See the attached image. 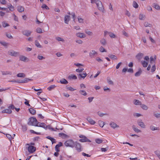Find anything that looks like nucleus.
Wrapping results in <instances>:
<instances>
[{
  "label": "nucleus",
  "mask_w": 160,
  "mask_h": 160,
  "mask_svg": "<svg viewBox=\"0 0 160 160\" xmlns=\"http://www.w3.org/2000/svg\"><path fill=\"white\" fill-rule=\"evenodd\" d=\"M92 3H95L98 9L100 11H103L104 8L102 5V2L99 0H91Z\"/></svg>",
  "instance_id": "nucleus-1"
},
{
  "label": "nucleus",
  "mask_w": 160,
  "mask_h": 160,
  "mask_svg": "<svg viewBox=\"0 0 160 160\" xmlns=\"http://www.w3.org/2000/svg\"><path fill=\"white\" fill-rule=\"evenodd\" d=\"M74 142L72 139H69L65 141L64 143L65 145L67 147H70L72 148L74 147Z\"/></svg>",
  "instance_id": "nucleus-2"
},
{
  "label": "nucleus",
  "mask_w": 160,
  "mask_h": 160,
  "mask_svg": "<svg viewBox=\"0 0 160 160\" xmlns=\"http://www.w3.org/2000/svg\"><path fill=\"white\" fill-rule=\"evenodd\" d=\"M37 121L35 118L33 117H31L29 118V121L28 122V125H32L36 126L37 125Z\"/></svg>",
  "instance_id": "nucleus-3"
},
{
  "label": "nucleus",
  "mask_w": 160,
  "mask_h": 160,
  "mask_svg": "<svg viewBox=\"0 0 160 160\" xmlns=\"http://www.w3.org/2000/svg\"><path fill=\"white\" fill-rule=\"evenodd\" d=\"M74 147L76 149L78 152H81L82 150V148L80 144L77 142H74Z\"/></svg>",
  "instance_id": "nucleus-4"
},
{
  "label": "nucleus",
  "mask_w": 160,
  "mask_h": 160,
  "mask_svg": "<svg viewBox=\"0 0 160 160\" xmlns=\"http://www.w3.org/2000/svg\"><path fill=\"white\" fill-rule=\"evenodd\" d=\"M8 54L11 56L17 57L18 56L19 53L18 52L12 50H10L8 52Z\"/></svg>",
  "instance_id": "nucleus-5"
},
{
  "label": "nucleus",
  "mask_w": 160,
  "mask_h": 160,
  "mask_svg": "<svg viewBox=\"0 0 160 160\" xmlns=\"http://www.w3.org/2000/svg\"><path fill=\"white\" fill-rule=\"evenodd\" d=\"M35 126L42 127L45 129H47L48 127L45 123L42 122H37V125H36Z\"/></svg>",
  "instance_id": "nucleus-6"
},
{
  "label": "nucleus",
  "mask_w": 160,
  "mask_h": 160,
  "mask_svg": "<svg viewBox=\"0 0 160 160\" xmlns=\"http://www.w3.org/2000/svg\"><path fill=\"white\" fill-rule=\"evenodd\" d=\"M32 31L29 30H24L22 31V34L27 37L30 36L32 33Z\"/></svg>",
  "instance_id": "nucleus-7"
},
{
  "label": "nucleus",
  "mask_w": 160,
  "mask_h": 160,
  "mask_svg": "<svg viewBox=\"0 0 160 160\" xmlns=\"http://www.w3.org/2000/svg\"><path fill=\"white\" fill-rule=\"evenodd\" d=\"M97 52L94 50H92L89 53V56L92 58H94L96 55L97 54Z\"/></svg>",
  "instance_id": "nucleus-8"
},
{
  "label": "nucleus",
  "mask_w": 160,
  "mask_h": 160,
  "mask_svg": "<svg viewBox=\"0 0 160 160\" xmlns=\"http://www.w3.org/2000/svg\"><path fill=\"white\" fill-rule=\"evenodd\" d=\"M137 123L138 125L141 128H146V125L141 120H138L137 121Z\"/></svg>",
  "instance_id": "nucleus-9"
},
{
  "label": "nucleus",
  "mask_w": 160,
  "mask_h": 160,
  "mask_svg": "<svg viewBox=\"0 0 160 160\" xmlns=\"http://www.w3.org/2000/svg\"><path fill=\"white\" fill-rule=\"evenodd\" d=\"M36 148L32 146H29L28 148V150L30 153H33L36 151Z\"/></svg>",
  "instance_id": "nucleus-10"
},
{
  "label": "nucleus",
  "mask_w": 160,
  "mask_h": 160,
  "mask_svg": "<svg viewBox=\"0 0 160 160\" xmlns=\"http://www.w3.org/2000/svg\"><path fill=\"white\" fill-rule=\"evenodd\" d=\"M19 58L20 60L24 62L28 61H29L27 57L23 55L20 56Z\"/></svg>",
  "instance_id": "nucleus-11"
},
{
  "label": "nucleus",
  "mask_w": 160,
  "mask_h": 160,
  "mask_svg": "<svg viewBox=\"0 0 160 160\" xmlns=\"http://www.w3.org/2000/svg\"><path fill=\"white\" fill-rule=\"evenodd\" d=\"M62 146V143L60 142H59L58 144H57L55 147V150L57 152H59L60 151L59 147Z\"/></svg>",
  "instance_id": "nucleus-12"
},
{
  "label": "nucleus",
  "mask_w": 160,
  "mask_h": 160,
  "mask_svg": "<svg viewBox=\"0 0 160 160\" xmlns=\"http://www.w3.org/2000/svg\"><path fill=\"white\" fill-rule=\"evenodd\" d=\"M76 35L78 37L83 38L86 37V35L83 33L78 32L76 34Z\"/></svg>",
  "instance_id": "nucleus-13"
},
{
  "label": "nucleus",
  "mask_w": 160,
  "mask_h": 160,
  "mask_svg": "<svg viewBox=\"0 0 160 160\" xmlns=\"http://www.w3.org/2000/svg\"><path fill=\"white\" fill-rule=\"evenodd\" d=\"M32 80L31 79L25 78L23 80H20V83H26L29 82L30 81H32Z\"/></svg>",
  "instance_id": "nucleus-14"
},
{
  "label": "nucleus",
  "mask_w": 160,
  "mask_h": 160,
  "mask_svg": "<svg viewBox=\"0 0 160 160\" xmlns=\"http://www.w3.org/2000/svg\"><path fill=\"white\" fill-rule=\"evenodd\" d=\"M64 19L65 23L68 24L69 21L70 20V17L68 15H66L65 16Z\"/></svg>",
  "instance_id": "nucleus-15"
},
{
  "label": "nucleus",
  "mask_w": 160,
  "mask_h": 160,
  "mask_svg": "<svg viewBox=\"0 0 160 160\" xmlns=\"http://www.w3.org/2000/svg\"><path fill=\"white\" fill-rule=\"evenodd\" d=\"M2 113H7L8 114H11L12 112V111L9 108L5 109L2 111Z\"/></svg>",
  "instance_id": "nucleus-16"
},
{
  "label": "nucleus",
  "mask_w": 160,
  "mask_h": 160,
  "mask_svg": "<svg viewBox=\"0 0 160 160\" xmlns=\"http://www.w3.org/2000/svg\"><path fill=\"white\" fill-rule=\"evenodd\" d=\"M143 56V54L142 53H138L136 56V58L138 60H140Z\"/></svg>",
  "instance_id": "nucleus-17"
},
{
  "label": "nucleus",
  "mask_w": 160,
  "mask_h": 160,
  "mask_svg": "<svg viewBox=\"0 0 160 160\" xmlns=\"http://www.w3.org/2000/svg\"><path fill=\"white\" fill-rule=\"evenodd\" d=\"M87 120L89 122V123L92 125L94 124L95 123V122L90 117H88L87 118Z\"/></svg>",
  "instance_id": "nucleus-18"
},
{
  "label": "nucleus",
  "mask_w": 160,
  "mask_h": 160,
  "mask_svg": "<svg viewBox=\"0 0 160 160\" xmlns=\"http://www.w3.org/2000/svg\"><path fill=\"white\" fill-rule=\"evenodd\" d=\"M46 138L50 140L52 142V144L55 143L56 142L55 139L53 138H52L50 136H47L46 137Z\"/></svg>",
  "instance_id": "nucleus-19"
},
{
  "label": "nucleus",
  "mask_w": 160,
  "mask_h": 160,
  "mask_svg": "<svg viewBox=\"0 0 160 160\" xmlns=\"http://www.w3.org/2000/svg\"><path fill=\"white\" fill-rule=\"evenodd\" d=\"M62 84H67L68 83V81L64 78H62L60 80L59 82Z\"/></svg>",
  "instance_id": "nucleus-20"
},
{
  "label": "nucleus",
  "mask_w": 160,
  "mask_h": 160,
  "mask_svg": "<svg viewBox=\"0 0 160 160\" xmlns=\"http://www.w3.org/2000/svg\"><path fill=\"white\" fill-rule=\"evenodd\" d=\"M110 126L113 128H115L118 127V126L114 122H111L110 123Z\"/></svg>",
  "instance_id": "nucleus-21"
},
{
  "label": "nucleus",
  "mask_w": 160,
  "mask_h": 160,
  "mask_svg": "<svg viewBox=\"0 0 160 160\" xmlns=\"http://www.w3.org/2000/svg\"><path fill=\"white\" fill-rule=\"evenodd\" d=\"M2 73L3 75H11L12 74V72L10 71H2Z\"/></svg>",
  "instance_id": "nucleus-22"
},
{
  "label": "nucleus",
  "mask_w": 160,
  "mask_h": 160,
  "mask_svg": "<svg viewBox=\"0 0 160 160\" xmlns=\"http://www.w3.org/2000/svg\"><path fill=\"white\" fill-rule=\"evenodd\" d=\"M132 128L133 130L136 132L138 133L141 132V131L140 130L138 129V128H136L134 125H133L132 126Z\"/></svg>",
  "instance_id": "nucleus-23"
},
{
  "label": "nucleus",
  "mask_w": 160,
  "mask_h": 160,
  "mask_svg": "<svg viewBox=\"0 0 160 160\" xmlns=\"http://www.w3.org/2000/svg\"><path fill=\"white\" fill-rule=\"evenodd\" d=\"M59 136L62 137V138H68V136L67 135L62 133H59Z\"/></svg>",
  "instance_id": "nucleus-24"
},
{
  "label": "nucleus",
  "mask_w": 160,
  "mask_h": 160,
  "mask_svg": "<svg viewBox=\"0 0 160 160\" xmlns=\"http://www.w3.org/2000/svg\"><path fill=\"white\" fill-rule=\"evenodd\" d=\"M141 63L144 67H146L148 65V62H147L145 61H142L141 62Z\"/></svg>",
  "instance_id": "nucleus-25"
},
{
  "label": "nucleus",
  "mask_w": 160,
  "mask_h": 160,
  "mask_svg": "<svg viewBox=\"0 0 160 160\" xmlns=\"http://www.w3.org/2000/svg\"><path fill=\"white\" fill-rule=\"evenodd\" d=\"M142 72V71L141 69H139L138 71L135 74V76L136 77H138L140 76Z\"/></svg>",
  "instance_id": "nucleus-26"
},
{
  "label": "nucleus",
  "mask_w": 160,
  "mask_h": 160,
  "mask_svg": "<svg viewBox=\"0 0 160 160\" xmlns=\"http://www.w3.org/2000/svg\"><path fill=\"white\" fill-rule=\"evenodd\" d=\"M154 58L153 57L151 56L150 58V62L152 64H154V59H155L156 58V56H155L154 57Z\"/></svg>",
  "instance_id": "nucleus-27"
},
{
  "label": "nucleus",
  "mask_w": 160,
  "mask_h": 160,
  "mask_svg": "<svg viewBox=\"0 0 160 160\" xmlns=\"http://www.w3.org/2000/svg\"><path fill=\"white\" fill-rule=\"evenodd\" d=\"M29 112L32 115H34L36 113V111L35 109L30 108L29 109Z\"/></svg>",
  "instance_id": "nucleus-28"
},
{
  "label": "nucleus",
  "mask_w": 160,
  "mask_h": 160,
  "mask_svg": "<svg viewBox=\"0 0 160 160\" xmlns=\"http://www.w3.org/2000/svg\"><path fill=\"white\" fill-rule=\"evenodd\" d=\"M150 129L152 131L159 130L158 128L155 127L152 125L150 126Z\"/></svg>",
  "instance_id": "nucleus-29"
},
{
  "label": "nucleus",
  "mask_w": 160,
  "mask_h": 160,
  "mask_svg": "<svg viewBox=\"0 0 160 160\" xmlns=\"http://www.w3.org/2000/svg\"><path fill=\"white\" fill-rule=\"evenodd\" d=\"M87 73L84 72H83L82 73L79 74L78 75L83 79H84L87 76Z\"/></svg>",
  "instance_id": "nucleus-30"
},
{
  "label": "nucleus",
  "mask_w": 160,
  "mask_h": 160,
  "mask_svg": "<svg viewBox=\"0 0 160 160\" xmlns=\"http://www.w3.org/2000/svg\"><path fill=\"white\" fill-rule=\"evenodd\" d=\"M17 76L18 77L24 78L25 77V75L23 73H20L17 75Z\"/></svg>",
  "instance_id": "nucleus-31"
},
{
  "label": "nucleus",
  "mask_w": 160,
  "mask_h": 160,
  "mask_svg": "<svg viewBox=\"0 0 160 160\" xmlns=\"http://www.w3.org/2000/svg\"><path fill=\"white\" fill-rule=\"evenodd\" d=\"M154 153L160 159V151L158 150H157L154 151Z\"/></svg>",
  "instance_id": "nucleus-32"
},
{
  "label": "nucleus",
  "mask_w": 160,
  "mask_h": 160,
  "mask_svg": "<svg viewBox=\"0 0 160 160\" xmlns=\"http://www.w3.org/2000/svg\"><path fill=\"white\" fill-rule=\"evenodd\" d=\"M107 81L108 83L110 85H113V82L111 80L110 78L109 77H108L107 78Z\"/></svg>",
  "instance_id": "nucleus-33"
},
{
  "label": "nucleus",
  "mask_w": 160,
  "mask_h": 160,
  "mask_svg": "<svg viewBox=\"0 0 160 160\" xmlns=\"http://www.w3.org/2000/svg\"><path fill=\"white\" fill-rule=\"evenodd\" d=\"M18 12H21L24 11V9L23 7L19 6L18 7Z\"/></svg>",
  "instance_id": "nucleus-34"
},
{
  "label": "nucleus",
  "mask_w": 160,
  "mask_h": 160,
  "mask_svg": "<svg viewBox=\"0 0 160 160\" xmlns=\"http://www.w3.org/2000/svg\"><path fill=\"white\" fill-rule=\"evenodd\" d=\"M68 78L70 79H77V77L75 75H71L69 76Z\"/></svg>",
  "instance_id": "nucleus-35"
},
{
  "label": "nucleus",
  "mask_w": 160,
  "mask_h": 160,
  "mask_svg": "<svg viewBox=\"0 0 160 160\" xmlns=\"http://www.w3.org/2000/svg\"><path fill=\"white\" fill-rule=\"evenodd\" d=\"M153 7L156 9L158 10H160V7L156 3H154L153 4Z\"/></svg>",
  "instance_id": "nucleus-36"
},
{
  "label": "nucleus",
  "mask_w": 160,
  "mask_h": 160,
  "mask_svg": "<svg viewBox=\"0 0 160 160\" xmlns=\"http://www.w3.org/2000/svg\"><path fill=\"white\" fill-rule=\"evenodd\" d=\"M139 19L141 20H144L145 18V15L140 13L139 15Z\"/></svg>",
  "instance_id": "nucleus-37"
},
{
  "label": "nucleus",
  "mask_w": 160,
  "mask_h": 160,
  "mask_svg": "<svg viewBox=\"0 0 160 160\" xmlns=\"http://www.w3.org/2000/svg\"><path fill=\"white\" fill-rule=\"evenodd\" d=\"M85 32L88 34V35L92 36L93 35V33L92 32L89 31L88 29H86L85 30Z\"/></svg>",
  "instance_id": "nucleus-38"
},
{
  "label": "nucleus",
  "mask_w": 160,
  "mask_h": 160,
  "mask_svg": "<svg viewBox=\"0 0 160 160\" xmlns=\"http://www.w3.org/2000/svg\"><path fill=\"white\" fill-rule=\"evenodd\" d=\"M79 92L81 94L84 96H86L87 95V93L84 90H80L79 91Z\"/></svg>",
  "instance_id": "nucleus-39"
},
{
  "label": "nucleus",
  "mask_w": 160,
  "mask_h": 160,
  "mask_svg": "<svg viewBox=\"0 0 160 160\" xmlns=\"http://www.w3.org/2000/svg\"><path fill=\"white\" fill-rule=\"evenodd\" d=\"M109 57L114 60H117L118 59L117 57L114 55L110 54L108 55Z\"/></svg>",
  "instance_id": "nucleus-40"
},
{
  "label": "nucleus",
  "mask_w": 160,
  "mask_h": 160,
  "mask_svg": "<svg viewBox=\"0 0 160 160\" xmlns=\"http://www.w3.org/2000/svg\"><path fill=\"white\" fill-rule=\"evenodd\" d=\"M56 87V86L54 85H52L50 86L47 89L49 91H51L52 89Z\"/></svg>",
  "instance_id": "nucleus-41"
},
{
  "label": "nucleus",
  "mask_w": 160,
  "mask_h": 160,
  "mask_svg": "<svg viewBox=\"0 0 160 160\" xmlns=\"http://www.w3.org/2000/svg\"><path fill=\"white\" fill-rule=\"evenodd\" d=\"M35 43L36 46L37 47H38V48H42V46L40 44L39 42L37 40H36L35 41Z\"/></svg>",
  "instance_id": "nucleus-42"
},
{
  "label": "nucleus",
  "mask_w": 160,
  "mask_h": 160,
  "mask_svg": "<svg viewBox=\"0 0 160 160\" xmlns=\"http://www.w3.org/2000/svg\"><path fill=\"white\" fill-rule=\"evenodd\" d=\"M98 123H99V124L100 126L102 128L104 125V122H103L101 120L99 121Z\"/></svg>",
  "instance_id": "nucleus-43"
},
{
  "label": "nucleus",
  "mask_w": 160,
  "mask_h": 160,
  "mask_svg": "<svg viewBox=\"0 0 160 160\" xmlns=\"http://www.w3.org/2000/svg\"><path fill=\"white\" fill-rule=\"evenodd\" d=\"M101 43L103 45L106 44V40L104 38H102L100 41Z\"/></svg>",
  "instance_id": "nucleus-44"
},
{
  "label": "nucleus",
  "mask_w": 160,
  "mask_h": 160,
  "mask_svg": "<svg viewBox=\"0 0 160 160\" xmlns=\"http://www.w3.org/2000/svg\"><path fill=\"white\" fill-rule=\"evenodd\" d=\"M96 142L98 144H100L102 142V139L100 138H97L95 139Z\"/></svg>",
  "instance_id": "nucleus-45"
},
{
  "label": "nucleus",
  "mask_w": 160,
  "mask_h": 160,
  "mask_svg": "<svg viewBox=\"0 0 160 160\" xmlns=\"http://www.w3.org/2000/svg\"><path fill=\"white\" fill-rule=\"evenodd\" d=\"M141 108L144 110H147L148 109V107L146 105L144 104H141Z\"/></svg>",
  "instance_id": "nucleus-46"
},
{
  "label": "nucleus",
  "mask_w": 160,
  "mask_h": 160,
  "mask_svg": "<svg viewBox=\"0 0 160 160\" xmlns=\"http://www.w3.org/2000/svg\"><path fill=\"white\" fill-rule=\"evenodd\" d=\"M86 139V137H83L82 138L80 139L79 141L81 142H87Z\"/></svg>",
  "instance_id": "nucleus-47"
},
{
  "label": "nucleus",
  "mask_w": 160,
  "mask_h": 160,
  "mask_svg": "<svg viewBox=\"0 0 160 160\" xmlns=\"http://www.w3.org/2000/svg\"><path fill=\"white\" fill-rule=\"evenodd\" d=\"M133 6L134 8H138V5L135 1H134L133 3Z\"/></svg>",
  "instance_id": "nucleus-48"
},
{
  "label": "nucleus",
  "mask_w": 160,
  "mask_h": 160,
  "mask_svg": "<svg viewBox=\"0 0 160 160\" xmlns=\"http://www.w3.org/2000/svg\"><path fill=\"white\" fill-rule=\"evenodd\" d=\"M153 115L157 118H160V113H157L155 112L153 113Z\"/></svg>",
  "instance_id": "nucleus-49"
},
{
  "label": "nucleus",
  "mask_w": 160,
  "mask_h": 160,
  "mask_svg": "<svg viewBox=\"0 0 160 160\" xmlns=\"http://www.w3.org/2000/svg\"><path fill=\"white\" fill-rule=\"evenodd\" d=\"M38 58L39 60H42L45 59V57L41 56L40 55H38L37 57Z\"/></svg>",
  "instance_id": "nucleus-50"
},
{
  "label": "nucleus",
  "mask_w": 160,
  "mask_h": 160,
  "mask_svg": "<svg viewBox=\"0 0 160 160\" xmlns=\"http://www.w3.org/2000/svg\"><path fill=\"white\" fill-rule=\"evenodd\" d=\"M134 104L135 105L141 104V102L138 100H134Z\"/></svg>",
  "instance_id": "nucleus-51"
},
{
  "label": "nucleus",
  "mask_w": 160,
  "mask_h": 160,
  "mask_svg": "<svg viewBox=\"0 0 160 160\" xmlns=\"http://www.w3.org/2000/svg\"><path fill=\"white\" fill-rule=\"evenodd\" d=\"M109 36L112 38H115L116 37L115 35L113 33L111 32H109Z\"/></svg>",
  "instance_id": "nucleus-52"
},
{
  "label": "nucleus",
  "mask_w": 160,
  "mask_h": 160,
  "mask_svg": "<svg viewBox=\"0 0 160 160\" xmlns=\"http://www.w3.org/2000/svg\"><path fill=\"white\" fill-rule=\"evenodd\" d=\"M56 39L58 41H62L63 42L64 41V40L60 37H56Z\"/></svg>",
  "instance_id": "nucleus-53"
},
{
  "label": "nucleus",
  "mask_w": 160,
  "mask_h": 160,
  "mask_svg": "<svg viewBox=\"0 0 160 160\" xmlns=\"http://www.w3.org/2000/svg\"><path fill=\"white\" fill-rule=\"evenodd\" d=\"M41 8H45L47 10L49 9V8L45 4H43L41 6Z\"/></svg>",
  "instance_id": "nucleus-54"
},
{
  "label": "nucleus",
  "mask_w": 160,
  "mask_h": 160,
  "mask_svg": "<svg viewBox=\"0 0 160 160\" xmlns=\"http://www.w3.org/2000/svg\"><path fill=\"white\" fill-rule=\"evenodd\" d=\"M144 25L145 27H150L151 26V24L148 23V22H145L144 23Z\"/></svg>",
  "instance_id": "nucleus-55"
},
{
  "label": "nucleus",
  "mask_w": 160,
  "mask_h": 160,
  "mask_svg": "<svg viewBox=\"0 0 160 160\" xmlns=\"http://www.w3.org/2000/svg\"><path fill=\"white\" fill-rule=\"evenodd\" d=\"M84 70L83 68H81L79 69H77L76 70V72H82Z\"/></svg>",
  "instance_id": "nucleus-56"
},
{
  "label": "nucleus",
  "mask_w": 160,
  "mask_h": 160,
  "mask_svg": "<svg viewBox=\"0 0 160 160\" xmlns=\"http://www.w3.org/2000/svg\"><path fill=\"white\" fill-rule=\"evenodd\" d=\"M40 139V137L39 136H37L34 137L33 139V140L34 142L38 141Z\"/></svg>",
  "instance_id": "nucleus-57"
},
{
  "label": "nucleus",
  "mask_w": 160,
  "mask_h": 160,
  "mask_svg": "<svg viewBox=\"0 0 160 160\" xmlns=\"http://www.w3.org/2000/svg\"><path fill=\"white\" fill-rule=\"evenodd\" d=\"M78 21L79 23H83V19L81 18L80 17H78Z\"/></svg>",
  "instance_id": "nucleus-58"
},
{
  "label": "nucleus",
  "mask_w": 160,
  "mask_h": 160,
  "mask_svg": "<svg viewBox=\"0 0 160 160\" xmlns=\"http://www.w3.org/2000/svg\"><path fill=\"white\" fill-rule=\"evenodd\" d=\"M8 8L11 11H12L14 10V7L13 6L10 5V6L8 5Z\"/></svg>",
  "instance_id": "nucleus-59"
},
{
  "label": "nucleus",
  "mask_w": 160,
  "mask_h": 160,
  "mask_svg": "<svg viewBox=\"0 0 160 160\" xmlns=\"http://www.w3.org/2000/svg\"><path fill=\"white\" fill-rule=\"evenodd\" d=\"M36 31L38 33H42V30L40 28H37L36 29Z\"/></svg>",
  "instance_id": "nucleus-60"
},
{
  "label": "nucleus",
  "mask_w": 160,
  "mask_h": 160,
  "mask_svg": "<svg viewBox=\"0 0 160 160\" xmlns=\"http://www.w3.org/2000/svg\"><path fill=\"white\" fill-rule=\"evenodd\" d=\"M99 50L101 52H106L105 49L102 46L100 47Z\"/></svg>",
  "instance_id": "nucleus-61"
},
{
  "label": "nucleus",
  "mask_w": 160,
  "mask_h": 160,
  "mask_svg": "<svg viewBox=\"0 0 160 160\" xmlns=\"http://www.w3.org/2000/svg\"><path fill=\"white\" fill-rule=\"evenodd\" d=\"M22 130L23 131H26L27 129V127L26 125H22Z\"/></svg>",
  "instance_id": "nucleus-62"
},
{
  "label": "nucleus",
  "mask_w": 160,
  "mask_h": 160,
  "mask_svg": "<svg viewBox=\"0 0 160 160\" xmlns=\"http://www.w3.org/2000/svg\"><path fill=\"white\" fill-rule=\"evenodd\" d=\"M108 147H106V148H101V151L102 152H105L108 150Z\"/></svg>",
  "instance_id": "nucleus-63"
},
{
  "label": "nucleus",
  "mask_w": 160,
  "mask_h": 160,
  "mask_svg": "<svg viewBox=\"0 0 160 160\" xmlns=\"http://www.w3.org/2000/svg\"><path fill=\"white\" fill-rule=\"evenodd\" d=\"M153 64V65L152 66L151 68V72H154L156 70V67L155 66V64Z\"/></svg>",
  "instance_id": "nucleus-64"
}]
</instances>
